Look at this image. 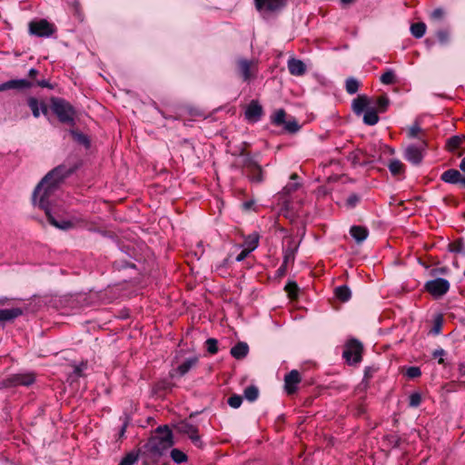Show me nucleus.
Wrapping results in <instances>:
<instances>
[{
  "label": "nucleus",
  "mask_w": 465,
  "mask_h": 465,
  "mask_svg": "<svg viewBox=\"0 0 465 465\" xmlns=\"http://www.w3.org/2000/svg\"><path fill=\"white\" fill-rule=\"evenodd\" d=\"M74 173V169L58 165L48 172L35 188L32 202L35 206L44 210L47 220L53 226L62 229H71L74 224L70 221H58L51 213V203L54 201L55 193L60 189L64 180Z\"/></svg>",
  "instance_id": "nucleus-1"
},
{
  "label": "nucleus",
  "mask_w": 465,
  "mask_h": 465,
  "mask_svg": "<svg viewBox=\"0 0 465 465\" xmlns=\"http://www.w3.org/2000/svg\"><path fill=\"white\" fill-rule=\"evenodd\" d=\"M173 444L172 430L167 425H163L155 430V435L148 440L144 448L150 453L161 456L165 450L171 448Z\"/></svg>",
  "instance_id": "nucleus-2"
},
{
  "label": "nucleus",
  "mask_w": 465,
  "mask_h": 465,
  "mask_svg": "<svg viewBox=\"0 0 465 465\" xmlns=\"http://www.w3.org/2000/svg\"><path fill=\"white\" fill-rule=\"evenodd\" d=\"M50 108L61 124L74 127L76 110L68 101L61 97H52Z\"/></svg>",
  "instance_id": "nucleus-3"
},
{
  "label": "nucleus",
  "mask_w": 465,
  "mask_h": 465,
  "mask_svg": "<svg viewBox=\"0 0 465 465\" xmlns=\"http://www.w3.org/2000/svg\"><path fill=\"white\" fill-rule=\"evenodd\" d=\"M363 344L355 338L347 341L342 352V357L350 365L359 364L362 361Z\"/></svg>",
  "instance_id": "nucleus-4"
},
{
  "label": "nucleus",
  "mask_w": 465,
  "mask_h": 465,
  "mask_svg": "<svg viewBox=\"0 0 465 465\" xmlns=\"http://www.w3.org/2000/svg\"><path fill=\"white\" fill-rule=\"evenodd\" d=\"M271 123L275 126H283L285 132L295 134L301 129V125L293 116L286 119V112L284 109L277 110L271 115Z\"/></svg>",
  "instance_id": "nucleus-5"
},
{
  "label": "nucleus",
  "mask_w": 465,
  "mask_h": 465,
  "mask_svg": "<svg viewBox=\"0 0 465 465\" xmlns=\"http://www.w3.org/2000/svg\"><path fill=\"white\" fill-rule=\"evenodd\" d=\"M427 146L426 139H420V142L410 144L404 151V159L414 165H419L423 160Z\"/></svg>",
  "instance_id": "nucleus-6"
},
{
  "label": "nucleus",
  "mask_w": 465,
  "mask_h": 465,
  "mask_svg": "<svg viewBox=\"0 0 465 465\" xmlns=\"http://www.w3.org/2000/svg\"><path fill=\"white\" fill-rule=\"evenodd\" d=\"M242 167L250 182L262 183L264 181V172L262 167L254 158H247L242 161Z\"/></svg>",
  "instance_id": "nucleus-7"
},
{
  "label": "nucleus",
  "mask_w": 465,
  "mask_h": 465,
  "mask_svg": "<svg viewBox=\"0 0 465 465\" xmlns=\"http://www.w3.org/2000/svg\"><path fill=\"white\" fill-rule=\"evenodd\" d=\"M450 284L444 278H437L428 281L424 285V290L434 298H440L450 290Z\"/></svg>",
  "instance_id": "nucleus-8"
},
{
  "label": "nucleus",
  "mask_w": 465,
  "mask_h": 465,
  "mask_svg": "<svg viewBox=\"0 0 465 465\" xmlns=\"http://www.w3.org/2000/svg\"><path fill=\"white\" fill-rule=\"evenodd\" d=\"M55 32L54 24L45 19L32 21L29 23V33L38 37H49Z\"/></svg>",
  "instance_id": "nucleus-9"
},
{
  "label": "nucleus",
  "mask_w": 465,
  "mask_h": 465,
  "mask_svg": "<svg viewBox=\"0 0 465 465\" xmlns=\"http://www.w3.org/2000/svg\"><path fill=\"white\" fill-rule=\"evenodd\" d=\"M460 169L465 173V157L462 158L460 163ZM440 180L450 184H460V187L465 188V176L456 169H448L443 172L440 175Z\"/></svg>",
  "instance_id": "nucleus-10"
},
{
  "label": "nucleus",
  "mask_w": 465,
  "mask_h": 465,
  "mask_svg": "<svg viewBox=\"0 0 465 465\" xmlns=\"http://www.w3.org/2000/svg\"><path fill=\"white\" fill-rule=\"evenodd\" d=\"M287 5L286 0H254V5L258 12L277 13Z\"/></svg>",
  "instance_id": "nucleus-11"
},
{
  "label": "nucleus",
  "mask_w": 465,
  "mask_h": 465,
  "mask_svg": "<svg viewBox=\"0 0 465 465\" xmlns=\"http://www.w3.org/2000/svg\"><path fill=\"white\" fill-rule=\"evenodd\" d=\"M180 433L186 434L192 442L198 448H202L203 443L198 433V429L193 424L189 423L187 420L180 421L176 426Z\"/></svg>",
  "instance_id": "nucleus-12"
},
{
  "label": "nucleus",
  "mask_w": 465,
  "mask_h": 465,
  "mask_svg": "<svg viewBox=\"0 0 465 465\" xmlns=\"http://www.w3.org/2000/svg\"><path fill=\"white\" fill-rule=\"evenodd\" d=\"M264 114L262 106L257 100H252L246 107L244 117L249 123L259 122Z\"/></svg>",
  "instance_id": "nucleus-13"
},
{
  "label": "nucleus",
  "mask_w": 465,
  "mask_h": 465,
  "mask_svg": "<svg viewBox=\"0 0 465 465\" xmlns=\"http://www.w3.org/2000/svg\"><path fill=\"white\" fill-rule=\"evenodd\" d=\"M301 374L297 370H292L284 376V390L288 395L294 394L301 383Z\"/></svg>",
  "instance_id": "nucleus-14"
},
{
  "label": "nucleus",
  "mask_w": 465,
  "mask_h": 465,
  "mask_svg": "<svg viewBox=\"0 0 465 465\" xmlns=\"http://www.w3.org/2000/svg\"><path fill=\"white\" fill-rule=\"evenodd\" d=\"M34 86L35 84L27 79H13L1 84L0 92H5L10 89L26 90Z\"/></svg>",
  "instance_id": "nucleus-15"
},
{
  "label": "nucleus",
  "mask_w": 465,
  "mask_h": 465,
  "mask_svg": "<svg viewBox=\"0 0 465 465\" xmlns=\"http://www.w3.org/2000/svg\"><path fill=\"white\" fill-rule=\"evenodd\" d=\"M35 381L33 373H18L14 374L8 379V383L11 386H30Z\"/></svg>",
  "instance_id": "nucleus-16"
},
{
  "label": "nucleus",
  "mask_w": 465,
  "mask_h": 465,
  "mask_svg": "<svg viewBox=\"0 0 465 465\" xmlns=\"http://www.w3.org/2000/svg\"><path fill=\"white\" fill-rule=\"evenodd\" d=\"M446 147L450 152L460 150L458 156L465 153V135H453L447 140Z\"/></svg>",
  "instance_id": "nucleus-17"
},
{
  "label": "nucleus",
  "mask_w": 465,
  "mask_h": 465,
  "mask_svg": "<svg viewBox=\"0 0 465 465\" xmlns=\"http://www.w3.org/2000/svg\"><path fill=\"white\" fill-rule=\"evenodd\" d=\"M199 362V358L197 356L188 358L183 362H182L175 370L170 371V376L173 377L175 372L180 377L186 375L193 368L197 366Z\"/></svg>",
  "instance_id": "nucleus-18"
},
{
  "label": "nucleus",
  "mask_w": 465,
  "mask_h": 465,
  "mask_svg": "<svg viewBox=\"0 0 465 465\" xmlns=\"http://www.w3.org/2000/svg\"><path fill=\"white\" fill-rule=\"evenodd\" d=\"M287 66L292 75L302 76L306 73V65L302 60L290 58Z\"/></svg>",
  "instance_id": "nucleus-19"
},
{
  "label": "nucleus",
  "mask_w": 465,
  "mask_h": 465,
  "mask_svg": "<svg viewBox=\"0 0 465 465\" xmlns=\"http://www.w3.org/2000/svg\"><path fill=\"white\" fill-rule=\"evenodd\" d=\"M23 314V310L21 308H12V309H2L0 310V323L12 322L15 319L18 318Z\"/></svg>",
  "instance_id": "nucleus-20"
},
{
  "label": "nucleus",
  "mask_w": 465,
  "mask_h": 465,
  "mask_svg": "<svg viewBox=\"0 0 465 465\" xmlns=\"http://www.w3.org/2000/svg\"><path fill=\"white\" fill-rule=\"evenodd\" d=\"M370 104V99L366 95H358L357 98H355L352 101V111L355 114L360 115L369 106Z\"/></svg>",
  "instance_id": "nucleus-21"
},
{
  "label": "nucleus",
  "mask_w": 465,
  "mask_h": 465,
  "mask_svg": "<svg viewBox=\"0 0 465 465\" xmlns=\"http://www.w3.org/2000/svg\"><path fill=\"white\" fill-rule=\"evenodd\" d=\"M231 355L236 360L244 359L249 353V345L244 341H238L231 349Z\"/></svg>",
  "instance_id": "nucleus-22"
},
{
  "label": "nucleus",
  "mask_w": 465,
  "mask_h": 465,
  "mask_svg": "<svg viewBox=\"0 0 465 465\" xmlns=\"http://www.w3.org/2000/svg\"><path fill=\"white\" fill-rule=\"evenodd\" d=\"M350 233L358 243H361L367 239L369 230L364 226L353 225L350 229Z\"/></svg>",
  "instance_id": "nucleus-23"
},
{
  "label": "nucleus",
  "mask_w": 465,
  "mask_h": 465,
  "mask_svg": "<svg viewBox=\"0 0 465 465\" xmlns=\"http://www.w3.org/2000/svg\"><path fill=\"white\" fill-rule=\"evenodd\" d=\"M39 71L35 69V68H31L28 72V77H29V81H32L34 84H35V86H39V87H42V88H49V89H52L53 88V85L45 79H37V76L39 75Z\"/></svg>",
  "instance_id": "nucleus-24"
},
{
  "label": "nucleus",
  "mask_w": 465,
  "mask_h": 465,
  "mask_svg": "<svg viewBox=\"0 0 465 465\" xmlns=\"http://www.w3.org/2000/svg\"><path fill=\"white\" fill-rule=\"evenodd\" d=\"M251 66L252 63L246 59H242L238 61V68L244 81L250 80L252 76L251 73Z\"/></svg>",
  "instance_id": "nucleus-25"
},
{
  "label": "nucleus",
  "mask_w": 465,
  "mask_h": 465,
  "mask_svg": "<svg viewBox=\"0 0 465 465\" xmlns=\"http://www.w3.org/2000/svg\"><path fill=\"white\" fill-rule=\"evenodd\" d=\"M173 386V383L169 380L163 379L153 384V391L155 394H161L170 391Z\"/></svg>",
  "instance_id": "nucleus-26"
},
{
  "label": "nucleus",
  "mask_w": 465,
  "mask_h": 465,
  "mask_svg": "<svg viewBox=\"0 0 465 465\" xmlns=\"http://www.w3.org/2000/svg\"><path fill=\"white\" fill-rule=\"evenodd\" d=\"M388 168L393 176L401 175L405 172V165L398 159L391 160Z\"/></svg>",
  "instance_id": "nucleus-27"
},
{
  "label": "nucleus",
  "mask_w": 465,
  "mask_h": 465,
  "mask_svg": "<svg viewBox=\"0 0 465 465\" xmlns=\"http://www.w3.org/2000/svg\"><path fill=\"white\" fill-rule=\"evenodd\" d=\"M69 132H70V134L72 135L73 139L76 143H78L79 144L84 145L85 148H89L90 147V140L87 137V135H85L84 134L79 132L78 130L74 129V127H72V129H70Z\"/></svg>",
  "instance_id": "nucleus-28"
},
{
  "label": "nucleus",
  "mask_w": 465,
  "mask_h": 465,
  "mask_svg": "<svg viewBox=\"0 0 465 465\" xmlns=\"http://www.w3.org/2000/svg\"><path fill=\"white\" fill-rule=\"evenodd\" d=\"M408 137L411 139L417 138L419 142H420V139H425V133L420 128L418 122H415L411 126L409 127Z\"/></svg>",
  "instance_id": "nucleus-29"
},
{
  "label": "nucleus",
  "mask_w": 465,
  "mask_h": 465,
  "mask_svg": "<svg viewBox=\"0 0 465 465\" xmlns=\"http://www.w3.org/2000/svg\"><path fill=\"white\" fill-rule=\"evenodd\" d=\"M335 296L341 302H348L351 297V292L347 285H341L335 288L334 291Z\"/></svg>",
  "instance_id": "nucleus-30"
},
{
  "label": "nucleus",
  "mask_w": 465,
  "mask_h": 465,
  "mask_svg": "<svg viewBox=\"0 0 465 465\" xmlns=\"http://www.w3.org/2000/svg\"><path fill=\"white\" fill-rule=\"evenodd\" d=\"M259 244V235L257 233H252L244 238L242 246L251 252L254 251Z\"/></svg>",
  "instance_id": "nucleus-31"
},
{
  "label": "nucleus",
  "mask_w": 465,
  "mask_h": 465,
  "mask_svg": "<svg viewBox=\"0 0 465 465\" xmlns=\"http://www.w3.org/2000/svg\"><path fill=\"white\" fill-rule=\"evenodd\" d=\"M448 249L451 252L461 253L465 255V243L462 238H459L450 242Z\"/></svg>",
  "instance_id": "nucleus-32"
},
{
  "label": "nucleus",
  "mask_w": 465,
  "mask_h": 465,
  "mask_svg": "<svg viewBox=\"0 0 465 465\" xmlns=\"http://www.w3.org/2000/svg\"><path fill=\"white\" fill-rule=\"evenodd\" d=\"M380 118L378 112L374 109L367 110L363 115V123L367 125H375Z\"/></svg>",
  "instance_id": "nucleus-33"
},
{
  "label": "nucleus",
  "mask_w": 465,
  "mask_h": 465,
  "mask_svg": "<svg viewBox=\"0 0 465 465\" xmlns=\"http://www.w3.org/2000/svg\"><path fill=\"white\" fill-rule=\"evenodd\" d=\"M426 32V25L423 22L414 23L411 25V33L416 38H420Z\"/></svg>",
  "instance_id": "nucleus-34"
},
{
  "label": "nucleus",
  "mask_w": 465,
  "mask_h": 465,
  "mask_svg": "<svg viewBox=\"0 0 465 465\" xmlns=\"http://www.w3.org/2000/svg\"><path fill=\"white\" fill-rule=\"evenodd\" d=\"M296 247L286 246L283 248V263H293L295 259Z\"/></svg>",
  "instance_id": "nucleus-35"
},
{
  "label": "nucleus",
  "mask_w": 465,
  "mask_h": 465,
  "mask_svg": "<svg viewBox=\"0 0 465 465\" xmlns=\"http://www.w3.org/2000/svg\"><path fill=\"white\" fill-rule=\"evenodd\" d=\"M383 84H393L397 82L395 72L392 69H386L380 77Z\"/></svg>",
  "instance_id": "nucleus-36"
},
{
  "label": "nucleus",
  "mask_w": 465,
  "mask_h": 465,
  "mask_svg": "<svg viewBox=\"0 0 465 465\" xmlns=\"http://www.w3.org/2000/svg\"><path fill=\"white\" fill-rule=\"evenodd\" d=\"M243 394L247 401H255L259 397V389L255 385L248 386L244 389Z\"/></svg>",
  "instance_id": "nucleus-37"
},
{
  "label": "nucleus",
  "mask_w": 465,
  "mask_h": 465,
  "mask_svg": "<svg viewBox=\"0 0 465 465\" xmlns=\"http://www.w3.org/2000/svg\"><path fill=\"white\" fill-rule=\"evenodd\" d=\"M390 105V99L387 94L381 95L376 101V111L378 113H385Z\"/></svg>",
  "instance_id": "nucleus-38"
},
{
  "label": "nucleus",
  "mask_w": 465,
  "mask_h": 465,
  "mask_svg": "<svg viewBox=\"0 0 465 465\" xmlns=\"http://www.w3.org/2000/svg\"><path fill=\"white\" fill-rule=\"evenodd\" d=\"M170 456L172 460L178 464L183 463L188 460L187 455L179 449H173L171 450Z\"/></svg>",
  "instance_id": "nucleus-39"
},
{
  "label": "nucleus",
  "mask_w": 465,
  "mask_h": 465,
  "mask_svg": "<svg viewBox=\"0 0 465 465\" xmlns=\"http://www.w3.org/2000/svg\"><path fill=\"white\" fill-rule=\"evenodd\" d=\"M40 104L37 98L29 97L27 99V104L30 107L34 117L38 118L40 116Z\"/></svg>",
  "instance_id": "nucleus-40"
},
{
  "label": "nucleus",
  "mask_w": 465,
  "mask_h": 465,
  "mask_svg": "<svg viewBox=\"0 0 465 465\" xmlns=\"http://www.w3.org/2000/svg\"><path fill=\"white\" fill-rule=\"evenodd\" d=\"M443 322H444V319H443L442 314H438L434 319L433 326L430 330V333H432L434 335H439L441 332Z\"/></svg>",
  "instance_id": "nucleus-41"
},
{
  "label": "nucleus",
  "mask_w": 465,
  "mask_h": 465,
  "mask_svg": "<svg viewBox=\"0 0 465 465\" xmlns=\"http://www.w3.org/2000/svg\"><path fill=\"white\" fill-rule=\"evenodd\" d=\"M139 459V454L134 451L127 453L118 465H134Z\"/></svg>",
  "instance_id": "nucleus-42"
},
{
  "label": "nucleus",
  "mask_w": 465,
  "mask_h": 465,
  "mask_svg": "<svg viewBox=\"0 0 465 465\" xmlns=\"http://www.w3.org/2000/svg\"><path fill=\"white\" fill-rule=\"evenodd\" d=\"M360 84L355 78H348L346 80V91L350 94H354L358 92Z\"/></svg>",
  "instance_id": "nucleus-43"
},
{
  "label": "nucleus",
  "mask_w": 465,
  "mask_h": 465,
  "mask_svg": "<svg viewBox=\"0 0 465 465\" xmlns=\"http://www.w3.org/2000/svg\"><path fill=\"white\" fill-rule=\"evenodd\" d=\"M422 401L421 394L418 391L411 393L409 397V407L418 408Z\"/></svg>",
  "instance_id": "nucleus-44"
},
{
  "label": "nucleus",
  "mask_w": 465,
  "mask_h": 465,
  "mask_svg": "<svg viewBox=\"0 0 465 465\" xmlns=\"http://www.w3.org/2000/svg\"><path fill=\"white\" fill-rule=\"evenodd\" d=\"M206 350L210 354H216L219 351L218 341L214 338H209L205 341Z\"/></svg>",
  "instance_id": "nucleus-45"
},
{
  "label": "nucleus",
  "mask_w": 465,
  "mask_h": 465,
  "mask_svg": "<svg viewBox=\"0 0 465 465\" xmlns=\"http://www.w3.org/2000/svg\"><path fill=\"white\" fill-rule=\"evenodd\" d=\"M227 402L232 408L237 409L242 403V397L238 394H232V396L229 397Z\"/></svg>",
  "instance_id": "nucleus-46"
},
{
  "label": "nucleus",
  "mask_w": 465,
  "mask_h": 465,
  "mask_svg": "<svg viewBox=\"0 0 465 465\" xmlns=\"http://www.w3.org/2000/svg\"><path fill=\"white\" fill-rule=\"evenodd\" d=\"M284 290L288 292V294L291 298H293L297 295L299 287L295 282H289L285 285Z\"/></svg>",
  "instance_id": "nucleus-47"
},
{
  "label": "nucleus",
  "mask_w": 465,
  "mask_h": 465,
  "mask_svg": "<svg viewBox=\"0 0 465 465\" xmlns=\"http://www.w3.org/2000/svg\"><path fill=\"white\" fill-rule=\"evenodd\" d=\"M436 36L441 45H446L450 39V32L447 29H440L437 31Z\"/></svg>",
  "instance_id": "nucleus-48"
},
{
  "label": "nucleus",
  "mask_w": 465,
  "mask_h": 465,
  "mask_svg": "<svg viewBox=\"0 0 465 465\" xmlns=\"http://www.w3.org/2000/svg\"><path fill=\"white\" fill-rule=\"evenodd\" d=\"M447 354V351L443 350L442 348H438L432 351V358L438 359V363L444 365L445 360L444 356Z\"/></svg>",
  "instance_id": "nucleus-49"
},
{
  "label": "nucleus",
  "mask_w": 465,
  "mask_h": 465,
  "mask_svg": "<svg viewBox=\"0 0 465 465\" xmlns=\"http://www.w3.org/2000/svg\"><path fill=\"white\" fill-rule=\"evenodd\" d=\"M420 375V368L417 366L409 367L406 371V376L410 379H416L419 378Z\"/></svg>",
  "instance_id": "nucleus-50"
},
{
  "label": "nucleus",
  "mask_w": 465,
  "mask_h": 465,
  "mask_svg": "<svg viewBox=\"0 0 465 465\" xmlns=\"http://www.w3.org/2000/svg\"><path fill=\"white\" fill-rule=\"evenodd\" d=\"M361 202V197L357 193H351L346 200V204L350 208H354Z\"/></svg>",
  "instance_id": "nucleus-51"
},
{
  "label": "nucleus",
  "mask_w": 465,
  "mask_h": 465,
  "mask_svg": "<svg viewBox=\"0 0 465 465\" xmlns=\"http://www.w3.org/2000/svg\"><path fill=\"white\" fill-rule=\"evenodd\" d=\"M388 441L391 445L392 448H400L401 444V438L397 435H390L388 436Z\"/></svg>",
  "instance_id": "nucleus-52"
},
{
  "label": "nucleus",
  "mask_w": 465,
  "mask_h": 465,
  "mask_svg": "<svg viewBox=\"0 0 465 465\" xmlns=\"http://www.w3.org/2000/svg\"><path fill=\"white\" fill-rule=\"evenodd\" d=\"M114 266L118 270L125 269V268H129V267L130 268L135 267L134 263H132V262H129L126 261H115L114 262Z\"/></svg>",
  "instance_id": "nucleus-53"
},
{
  "label": "nucleus",
  "mask_w": 465,
  "mask_h": 465,
  "mask_svg": "<svg viewBox=\"0 0 465 465\" xmlns=\"http://www.w3.org/2000/svg\"><path fill=\"white\" fill-rule=\"evenodd\" d=\"M444 15L445 12L442 8H436L431 12L430 17L433 20H441L444 17Z\"/></svg>",
  "instance_id": "nucleus-54"
},
{
  "label": "nucleus",
  "mask_w": 465,
  "mask_h": 465,
  "mask_svg": "<svg viewBox=\"0 0 465 465\" xmlns=\"http://www.w3.org/2000/svg\"><path fill=\"white\" fill-rule=\"evenodd\" d=\"M86 367H87L86 363H82L80 365H76L74 367L73 373L77 377H82V376H84V371L86 369Z\"/></svg>",
  "instance_id": "nucleus-55"
},
{
  "label": "nucleus",
  "mask_w": 465,
  "mask_h": 465,
  "mask_svg": "<svg viewBox=\"0 0 465 465\" xmlns=\"http://www.w3.org/2000/svg\"><path fill=\"white\" fill-rule=\"evenodd\" d=\"M251 252H252L251 250L243 248V250L236 256V261L237 262L243 261Z\"/></svg>",
  "instance_id": "nucleus-56"
},
{
  "label": "nucleus",
  "mask_w": 465,
  "mask_h": 465,
  "mask_svg": "<svg viewBox=\"0 0 465 465\" xmlns=\"http://www.w3.org/2000/svg\"><path fill=\"white\" fill-rule=\"evenodd\" d=\"M298 187H299V183H289V184H287V185L283 188V190H284L287 193H292V192L296 191V190L298 189Z\"/></svg>",
  "instance_id": "nucleus-57"
},
{
  "label": "nucleus",
  "mask_w": 465,
  "mask_h": 465,
  "mask_svg": "<svg viewBox=\"0 0 465 465\" xmlns=\"http://www.w3.org/2000/svg\"><path fill=\"white\" fill-rule=\"evenodd\" d=\"M374 369L372 367H365L364 369V380H369L372 377V374L374 372Z\"/></svg>",
  "instance_id": "nucleus-58"
},
{
  "label": "nucleus",
  "mask_w": 465,
  "mask_h": 465,
  "mask_svg": "<svg viewBox=\"0 0 465 465\" xmlns=\"http://www.w3.org/2000/svg\"><path fill=\"white\" fill-rule=\"evenodd\" d=\"M73 7L74 9V15H77L80 18L81 15H82V13H81V6H80L79 2L74 1L73 2Z\"/></svg>",
  "instance_id": "nucleus-59"
},
{
  "label": "nucleus",
  "mask_w": 465,
  "mask_h": 465,
  "mask_svg": "<svg viewBox=\"0 0 465 465\" xmlns=\"http://www.w3.org/2000/svg\"><path fill=\"white\" fill-rule=\"evenodd\" d=\"M289 264H285V263H282V265L278 268L277 270V274L279 276H283L286 274V272H287V267H288Z\"/></svg>",
  "instance_id": "nucleus-60"
},
{
  "label": "nucleus",
  "mask_w": 465,
  "mask_h": 465,
  "mask_svg": "<svg viewBox=\"0 0 465 465\" xmlns=\"http://www.w3.org/2000/svg\"><path fill=\"white\" fill-rule=\"evenodd\" d=\"M365 412H366V409L362 404H361L357 407L356 415L361 416V415H363Z\"/></svg>",
  "instance_id": "nucleus-61"
},
{
  "label": "nucleus",
  "mask_w": 465,
  "mask_h": 465,
  "mask_svg": "<svg viewBox=\"0 0 465 465\" xmlns=\"http://www.w3.org/2000/svg\"><path fill=\"white\" fill-rule=\"evenodd\" d=\"M253 204H254L253 201H247L242 203V207L244 210L248 211L252 208Z\"/></svg>",
  "instance_id": "nucleus-62"
},
{
  "label": "nucleus",
  "mask_w": 465,
  "mask_h": 465,
  "mask_svg": "<svg viewBox=\"0 0 465 465\" xmlns=\"http://www.w3.org/2000/svg\"><path fill=\"white\" fill-rule=\"evenodd\" d=\"M40 113L44 115H47L48 114V106L44 102L40 104Z\"/></svg>",
  "instance_id": "nucleus-63"
},
{
  "label": "nucleus",
  "mask_w": 465,
  "mask_h": 465,
  "mask_svg": "<svg viewBox=\"0 0 465 465\" xmlns=\"http://www.w3.org/2000/svg\"><path fill=\"white\" fill-rule=\"evenodd\" d=\"M240 156H242L243 159L253 158L251 153L246 149H242L240 152Z\"/></svg>",
  "instance_id": "nucleus-64"
}]
</instances>
